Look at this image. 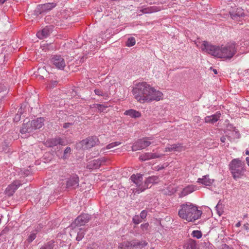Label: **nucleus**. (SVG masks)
Instances as JSON below:
<instances>
[{
    "label": "nucleus",
    "instance_id": "f257e3e1",
    "mask_svg": "<svg viewBox=\"0 0 249 249\" xmlns=\"http://www.w3.org/2000/svg\"><path fill=\"white\" fill-rule=\"evenodd\" d=\"M201 48L203 52L221 58L231 59L235 54L236 48L235 44L229 43L225 46H218L212 45L207 41H204Z\"/></svg>",
    "mask_w": 249,
    "mask_h": 249
},
{
    "label": "nucleus",
    "instance_id": "f03ea898",
    "mask_svg": "<svg viewBox=\"0 0 249 249\" xmlns=\"http://www.w3.org/2000/svg\"><path fill=\"white\" fill-rule=\"evenodd\" d=\"M180 207L178 215L188 221L194 222L199 219L202 213L201 210H198L196 206L190 202L183 204Z\"/></svg>",
    "mask_w": 249,
    "mask_h": 249
},
{
    "label": "nucleus",
    "instance_id": "7ed1b4c3",
    "mask_svg": "<svg viewBox=\"0 0 249 249\" xmlns=\"http://www.w3.org/2000/svg\"><path fill=\"white\" fill-rule=\"evenodd\" d=\"M151 87L146 82L137 84L132 90L135 98L140 103L147 102L149 97Z\"/></svg>",
    "mask_w": 249,
    "mask_h": 249
},
{
    "label": "nucleus",
    "instance_id": "20e7f679",
    "mask_svg": "<svg viewBox=\"0 0 249 249\" xmlns=\"http://www.w3.org/2000/svg\"><path fill=\"white\" fill-rule=\"evenodd\" d=\"M245 165L244 162H242L239 159H234L231 161L229 168L235 179L240 178L244 175Z\"/></svg>",
    "mask_w": 249,
    "mask_h": 249
},
{
    "label": "nucleus",
    "instance_id": "39448f33",
    "mask_svg": "<svg viewBox=\"0 0 249 249\" xmlns=\"http://www.w3.org/2000/svg\"><path fill=\"white\" fill-rule=\"evenodd\" d=\"M51 65L59 70H63L66 66L64 57L60 55H53L50 58Z\"/></svg>",
    "mask_w": 249,
    "mask_h": 249
},
{
    "label": "nucleus",
    "instance_id": "423d86ee",
    "mask_svg": "<svg viewBox=\"0 0 249 249\" xmlns=\"http://www.w3.org/2000/svg\"><path fill=\"white\" fill-rule=\"evenodd\" d=\"M149 140H151L150 138H143L138 140L132 146V150L133 151L143 149L149 146L151 142Z\"/></svg>",
    "mask_w": 249,
    "mask_h": 249
},
{
    "label": "nucleus",
    "instance_id": "0eeeda50",
    "mask_svg": "<svg viewBox=\"0 0 249 249\" xmlns=\"http://www.w3.org/2000/svg\"><path fill=\"white\" fill-rule=\"evenodd\" d=\"M91 219V215L87 213H83L79 215L75 220L71 224V227L72 229L76 227L85 225Z\"/></svg>",
    "mask_w": 249,
    "mask_h": 249
},
{
    "label": "nucleus",
    "instance_id": "6e6552de",
    "mask_svg": "<svg viewBox=\"0 0 249 249\" xmlns=\"http://www.w3.org/2000/svg\"><path fill=\"white\" fill-rule=\"evenodd\" d=\"M130 179L137 187L135 193L140 194L145 190L142 189L143 187H144V183L142 182V175L140 174H137L136 175L133 174L131 176Z\"/></svg>",
    "mask_w": 249,
    "mask_h": 249
},
{
    "label": "nucleus",
    "instance_id": "1a4fd4ad",
    "mask_svg": "<svg viewBox=\"0 0 249 249\" xmlns=\"http://www.w3.org/2000/svg\"><path fill=\"white\" fill-rule=\"evenodd\" d=\"M56 6V3L54 2L47 3L43 4L38 5L35 11L36 15L46 13Z\"/></svg>",
    "mask_w": 249,
    "mask_h": 249
},
{
    "label": "nucleus",
    "instance_id": "9d476101",
    "mask_svg": "<svg viewBox=\"0 0 249 249\" xmlns=\"http://www.w3.org/2000/svg\"><path fill=\"white\" fill-rule=\"evenodd\" d=\"M106 161L105 158H101L97 160H94L89 162L87 165V168L89 169H97Z\"/></svg>",
    "mask_w": 249,
    "mask_h": 249
},
{
    "label": "nucleus",
    "instance_id": "9b49d317",
    "mask_svg": "<svg viewBox=\"0 0 249 249\" xmlns=\"http://www.w3.org/2000/svg\"><path fill=\"white\" fill-rule=\"evenodd\" d=\"M98 142V139L96 136H91L83 140L81 143L83 146L85 145V148L89 149L96 145Z\"/></svg>",
    "mask_w": 249,
    "mask_h": 249
},
{
    "label": "nucleus",
    "instance_id": "f8f14e48",
    "mask_svg": "<svg viewBox=\"0 0 249 249\" xmlns=\"http://www.w3.org/2000/svg\"><path fill=\"white\" fill-rule=\"evenodd\" d=\"M79 177L76 175H73L68 178L67 187L68 188L75 189L79 186Z\"/></svg>",
    "mask_w": 249,
    "mask_h": 249
},
{
    "label": "nucleus",
    "instance_id": "ddd939ff",
    "mask_svg": "<svg viewBox=\"0 0 249 249\" xmlns=\"http://www.w3.org/2000/svg\"><path fill=\"white\" fill-rule=\"evenodd\" d=\"M21 184L19 180L14 181V182L9 185L6 189V194L8 196H12Z\"/></svg>",
    "mask_w": 249,
    "mask_h": 249
},
{
    "label": "nucleus",
    "instance_id": "4468645a",
    "mask_svg": "<svg viewBox=\"0 0 249 249\" xmlns=\"http://www.w3.org/2000/svg\"><path fill=\"white\" fill-rule=\"evenodd\" d=\"M150 99H148L147 102H150L153 100L159 101L162 97L163 94L161 92L156 90L153 88H151L150 93H149Z\"/></svg>",
    "mask_w": 249,
    "mask_h": 249
},
{
    "label": "nucleus",
    "instance_id": "2eb2a0df",
    "mask_svg": "<svg viewBox=\"0 0 249 249\" xmlns=\"http://www.w3.org/2000/svg\"><path fill=\"white\" fill-rule=\"evenodd\" d=\"M57 144L64 145V141L60 138H54L47 140L45 142V145L48 147H53Z\"/></svg>",
    "mask_w": 249,
    "mask_h": 249
},
{
    "label": "nucleus",
    "instance_id": "dca6fc26",
    "mask_svg": "<svg viewBox=\"0 0 249 249\" xmlns=\"http://www.w3.org/2000/svg\"><path fill=\"white\" fill-rule=\"evenodd\" d=\"M159 178L158 176H152L146 178L144 182V187L143 190H146L147 188L151 187L152 184L158 183Z\"/></svg>",
    "mask_w": 249,
    "mask_h": 249
},
{
    "label": "nucleus",
    "instance_id": "f3484780",
    "mask_svg": "<svg viewBox=\"0 0 249 249\" xmlns=\"http://www.w3.org/2000/svg\"><path fill=\"white\" fill-rule=\"evenodd\" d=\"M33 127L32 123L31 121H28L27 123H24L22 125L21 128L20 129V132L22 134L31 133H33L35 128Z\"/></svg>",
    "mask_w": 249,
    "mask_h": 249
},
{
    "label": "nucleus",
    "instance_id": "a211bd4d",
    "mask_svg": "<svg viewBox=\"0 0 249 249\" xmlns=\"http://www.w3.org/2000/svg\"><path fill=\"white\" fill-rule=\"evenodd\" d=\"M52 32V27L46 26L41 31H39L36 34V36L39 39H43L49 36Z\"/></svg>",
    "mask_w": 249,
    "mask_h": 249
},
{
    "label": "nucleus",
    "instance_id": "6ab92c4d",
    "mask_svg": "<svg viewBox=\"0 0 249 249\" xmlns=\"http://www.w3.org/2000/svg\"><path fill=\"white\" fill-rule=\"evenodd\" d=\"M214 182V179H211L208 175L203 176L202 178H198L197 182L206 186H210Z\"/></svg>",
    "mask_w": 249,
    "mask_h": 249
},
{
    "label": "nucleus",
    "instance_id": "aec40b11",
    "mask_svg": "<svg viewBox=\"0 0 249 249\" xmlns=\"http://www.w3.org/2000/svg\"><path fill=\"white\" fill-rule=\"evenodd\" d=\"M147 242L145 241H138L134 239L130 241L131 248L142 249L147 245Z\"/></svg>",
    "mask_w": 249,
    "mask_h": 249
},
{
    "label": "nucleus",
    "instance_id": "412c9836",
    "mask_svg": "<svg viewBox=\"0 0 249 249\" xmlns=\"http://www.w3.org/2000/svg\"><path fill=\"white\" fill-rule=\"evenodd\" d=\"M221 114L217 112L216 114L211 116H207L205 118V122L207 123L213 124L220 118Z\"/></svg>",
    "mask_w": 249,
    "mask_h": 249
},
{
    "label": "nucleus",
    "instance_id": "4be33fe9",
    "mask_svg": "<svg viewBox=\"0 0 249 249\" xmlns=\"http://www.w3.org/2000/svg\"><path fill=\"white\" fill-rule=\"evenodd\" d=\"M183 149V146L180 143H176L170 145L169 146L165 148V151L172 152V151H181Z\"/></svg>",
    "mask_w": 249,
    "mask_h": 249
},
{
    "label": "nucleus",
    "instance_id": "5701e85b",
    "mask_svg": "<svg viewBox=\"0 0 249 249\" xmlns=\"http://www.w3.org/2000/svg\"><path fill=\"white\" fill-rule=\"evenodd\" d=\"M33 127L35 130L40 128L44 125V119L42 117L38 118L32 121Z\"/></svg>",
    "mask_w": 249,
    "mask_h": 249
},
{
    "label": "nucleus",
    "instance_id": "b1692460",
    "mask_svg": "<svg viewBox=\"0 0 249 249\" xmlns=\"http://www.w3.org/2000/svg\"><path fill=\"white\" fill-rule=\"evenodd\" d=\"M184 248L186 249H198V246L196 241L192 239H189L184 245Z\"/></svg>",
    "mask_w": 249,
    "mask_h": 249
},
{
    "label": "nucleus",
    "instance_id": "393cba45",
    "mask_svg": "<svg viewBox=\"0 0 249 249\" xmlns=\"http://www.w3.org/2000/svg\"><path fill=\"white\" fill-rule=\"evenodd\" d=\"M124 114L128 115L133 118H137L141 116V113L140 112L132 109L126 110Z\"/></svg>",
    "mask_w": 249,
    "mask_h": 249
},
{
    "label": "nucleus",
    "instance_id": "a878e982",
    "mask_svg": "<svg viewBox=\"0 0 249 249\" xmlns=\"http://www.w3.org/2000/svg\"><path fill=\"white\" fill-rule=\"evenodd\" d=\"M245 15L243 10L242 9H237L236 11L232 12L231 14V16L232 18L235 19L238 17H242Z\"/></svg>",
    "mask_w": 249,
    "mask_h": 249
},
{
    "label": "nucleus",
    "instance_id": "bb28decb",
    "mask_svg": "<svg viewBox=\"0 0 249 249\" xmlns=\"http://www.w3.org/2000/svg\"><path fill=\"white\" fill-rule=\"evenodd\" d=\"M194 191V187L193 186H188L184 188L181 193V196H184L187 195L192 193Z\"/></svg>",
    "mask_w": 249,
    "mask_h": 249
},
{
    "label": "nucleus",
    "instance_id": "cd10ccee",
    "mask_svg": "<svg viewBox=\"0 0 249 249\" xmlns=\"http://www.w3.org/2000/svg\"><path fill=\"white\" fill-rule=\"evenodd\" d=\"M54 247V241L51 240L44 244L40 249H53Z\"/></svg>",
    "mask_w": 249,
    "mask_h": 249
},
{
    "label": "nucleus",
    "instance_id": "c85d7f7f",
    "mask_svg": "<svg viewBox=\"0 0 249 249\" xmlns=\"http://www.w3.org/2000/svg\"><path fill=\"white\" fill-rule=\"evenodd\" d=\"M40 230V228H38V227H37V228L36 229V232H33L30 234V235L28 236V238L27 239V241L28 243H31L35 239V238L36 237V233L39 231Z\"/></svg>",
    "mask_w": 249,
    "mask_h": 249
},
{
    "label": "nucleus",
    "instance_id": "c756f323",
    "mask_svg": "<svg viewBox=\"0 0 249 249\" xmlns=\"http://www.w3.org/2000/svg\"><path fill=\"white\" fill-rule=\"evenodd\" d=\"M129 248H131V246L130 242L128 241L121 243L118 246L119 249H128Z\"/></svg>",
    "mask_w": 249,
    "mask_h": 249
},
{
    "label": "nucleus",
    "instance_id": "7c9ffc66",
    "mask_svg": "<svg viewBox=\"0 0 249 249\" xmlns=\"http://www.w3.org/2000/svg\"><path fill=\"white\" fill-rule=\"evenodd\" d=\"M139 159L142 161L149 160L151 159V153H145L140 156Z\"/></svg>",
    "mask_w": 249,
    "mask_h": 249
},
{
    "label": "nucleus",
    "instance_id": "2f4dec72",
    "mask_svg": "<svg viewBox=\"0 0 249 249\" xmlns=\"http://www.w3.org/2000/svg\"><path fill=\"white\" fill-rule=\"evenodd\" d=\"M93 106L95 107L98 109L100 112H103L107 107V106L99 104H94Z\"/></svg>",
    "mask_w": 249,
    "mask_h": 249
},
{
    "label": "nucleus",
    "instance_id": "473e14b6",
    "mask_svg": "<svg viewBox=\"0 0 249 249\" xmlns=\"http://www.w3.org/2000/svg\"><path fill=\"white\" fill-rule=\"evenodd\" d=\"M136 43V40L134 37H130L128 38L127 41L126 43V45L128 47L133 46Z\"/></svg>",
    "mask_w": 249,
    "mask_h": 249
},
{
    "label": "nucleus",
    "instance_id": "72a5a7b5",
    "mask_svg": "<svg viewBox=\"0 0 249 249\" xmlns=\"http://www.w3.org/2000/svg\"><path fill=\"white\" fill-rule=\"evenodd\" d=\"M191 234L194 237H196L197 239H200L202 236L201 231L198 230L193 231Z\"/></svg>",
    "mask_w": 249,
    "mask_h": 249
},
{
    "label": "nucleus",
    "instance_id": "f704fd0d",
    "mask_svg": "<svg viewBox=\"0 0 249 249\" xmlns=\"http://www.w3.org/2000/svg\"><path fill=\"white\" fill-rule=\"evenodd\" d=\"M71 148L70 147H67L65 149L64 152V154L63 156V158L64 159H67L69 155L71 154Z\"/></svg>",
    "mask_w": 249,
    "mask_h": 249
},
{
    "label": "nucleus",
    "instance_id": "c9c22d12",
    "mask_svg": "<svg viewBox=\"0 0 249 249\" xmlns=\"http://www.w3.org/2000/svg\"><path fill=\"white\" fill-rule=\"evenodd\" d=\"M141 228L143 232H147L149 231L150 227L148 222L142 224L141 225Z\"/></svg>",
    "mask_w": 249,
    "mask_h": 249
},
{
    "label": "nucleus",
    "instance_id": "e433bc0d",
    "mask_svg": "<svg viewBox=\"0 0 249 249\" xmlns=\"http://www.w3.org/2000/svg\"><path fill=\"white\" fill-rule=\"evenodd\" d=\"M142 220L139 215H136L133 217L132 221L135 224L138 225L142 222Z\"/></svg>",
    "mask_w": 249,
    "mask_h": 249
},
{
    "label": "nucleus",
    "instance_id": "4c0bfd02",
    "mask_svg": "<svg viewBox=\"0 0 249 249\" xmlns=\"http://www.w3.org/2000/svg\"><path fill=\"white\" fill-rule=\"evenodd\" d=\"M85 233L82 231V229H80L79 232L77 233V235L76 238L77 241H79L81 240L84 237Z\"/></svg>",
    "mask_w": 249,
    "mask_h": 249
},
{
    "label": "nucleus",
    "instance_id": "58836bf2",
    "mask_svg": "<svg viewBox=\"0 0 249 249\" xmlns=\"http://www.w3.org/2000/svg\"><path fill=\"white\" fill-rule=\"evenodd\" d=\"M121 143V142H113L108 144L106 148L107 149H109L113 148L115 146H118V145H120Z\"/></svg>",
    "mask_w": 249,
    "mask_h": 249
},
{
    "label": "nucleus",
    "instance_id": "ea45409f",
    "mask_svg": "<svg viewBox=\"0 0 249 249\" xmlns=\"http://www.w3.org/2000/svg\"><path fill=\"white\" fill-rule=\"evenodd\" d=\"M87 249H99V246L96 243H93L91 245H89Z\"/></svg>",
    "mask_w": 249,
    "mask_h": 249
},
{
    "label": "nucleus",
    "instance_id": "a19ab883",
    "mask_svg": "<svg viewBox=\"0 0 249 249\" xmlns=\"http://www.w3.org/2000/svg\"><path fill=\"white\" fill-rule=\"evenodd\" d=\"M147 216V212L145 210H143L140 213V216H139L142 219H143L146 218Z\"/></svg>",
    "mask_w": 249,
    "mask_h": 249
},
{
    "label": "nucleus",
    "instance_id": "79ce46f5",
    "mask_svg": "<svg viewBox=\"0 0 249 249\" xmlns=\"http://www.w3.org/2000/svg\"><path fill=\"white\" fill-rule=\"evenodd\" d=\"M152 8H145L142 9V11L143 13H151L153 12Z\"/></svg>",
    "mask_w": 249,
    "mask_h": 249
},
{
    "label": "nucleus",
    "instance_id": "37998d69",
    "mask_svg": "<svg viewBox=\"0 0 249 249\" xmlns=\"http://www.w3.org/2000/svg\"><path fill=\"white\" fill-rule=\"evenodd\" d=\"M220 249H234L232 247L229 246L226 244H223L220 246Z\"/></svg>",
    "mask_w": 249,
    "mask_h": 249
},
{
    "label": "nucleus",
    "instance_id": "c03bdc74",
    "mask_svg": "<svg viewBox=\"0 0 249 249\" xmlns=\"http://www.w3.org/2000/svg\"><path fill=\"white\" fill-rule=\"evenodd\" d=\"M58 84V82L57 81H51L49 87L51 88H53L56 86Z\"/></svg>",
    "mask_w": 249,
    "mask_h": 249
},
{
    "label": "nucleus",
    "instance_id": "a18cd8bd",
    "mask_svg": "<svg viewBox=\"0 0 249 249\" xmlns=\"http://www.w3.org/2000/svg\"><path fill=\"white\" fill-rule=\"evenodd\" d=\"M94 92L97 95H100V96L104 95L103 92L102 91H101L100 89H96L94 90Z\"/></svg>",
    "mask_w": 249,
    "mask_h": 249
},
{
    "label": "nucleus",
    "instance_id": "49530a36",
    "mask_svg": "<svg viewBox=\"0 0 249 249\" xmlns=\"http://www.w3.org/2000/svg\"><path fill=\"white\" fill-rule=\"evenodd\" d=\"M151 159L159 158L161 157V155H159L157 153H151Z\"/></svg>",
    "mask_w": 249,
    "mask_h": 249
},
{
    "label": "nucleus",
    "instance_id": "de8ad7c7",
    "mask_svg": "<svg viewBox=\"0 0 249 249\" xmlns=\"http://www.w3.org/2000/svg\"><path fill=\"white\" fill-rule=\"evenodd\" d=\"M21 115L20 114L17 113L14 118L15 122H18L20 120Z\"/></svg>",
    "mask_w": 249,
    "mask_h": 249
},
{
    "label": "nucleus",
    "instance_id": "09e8293b",
    "mask_svg": "<svg viewBox=\"0 0 249 249\" xmlns=\"http://www.w3.org/2000/svg\"><path fill=\"white\" fill-rule=\"evenodd\" d=\"M73 125L72 123H66L63 124V127L65 129L70 127Z\"/></svg>",
    "mask_w": 249,
    "mask_h": 249
},
{
    "label": "nucleus",
    "instance_id": "8fccbe9b",
    "mask_svg": "<svg viewBox=\"0 0 249 249\" xmlns=\"http://www.w3.org/2000/svg\"><path fill=\"white\" fill-rule=\"evenodd\" d=\"M23 105H21L20 107L18 109L17 113L22 115L24 111V108H23Z\"/></svg>",
    "mask_w": 249,
    "mask_h": 249
},
{
    "label": "nucleus",
    "instance_id": "3c124183",
    "mask_svg": "<svg viewBox=\"0 0 249 249\" xmlns=\"http://www.w3.org/2000/svg\"><path fill=\"white\" fill-rule=\"evenodd\" d=\"M226 139L225 136H222L220 138V141L222 142H225Z\"/></svg>",
    "mask_w": 249,
    "mask_h": 249
},
{
    "label": "nucleus",
    "instance_id": "603ef678",
    "mask_svg": "<svg viewBox=\"0 0 249 249\" xmlns=\"http://www.w3.org/2000/svg\"><path fill=\"white\" fill-rule=\"evenodd\" d=\"M249 224L248 223H246L245 224H244V227L245 228V230H249Z\"/></svg>",
    "mask_w": 249,
    "mask_h": 249
},
{
    "label": "nucleus",
    "instance_id": "864d4df0",
    "mask_svg": "<svg viewBox=\"0 0 249 249\" xmlns=\"http://www.w3.org/2000/svg\"><path fill=\"white\" fill-rule=\"evenodd\" d=\"M219 207V204H218L215 207L217 211V213L218 214L220 215L221 214V213H220V211L218 210V208Z\"/></svg>",
    "mask_w": 249,
    "mask_h": 249
},
{
    "label": "nucleus",
    "instance_id": "5fc2aeb1",
    "mask_svg": "<svg viewBox=\"0 0 249 249\" xmlns=\"http://www.w3.org/2000/svg\"><path fill=\"white\" fill-rule=\"evenodd\" d=\"M241 222H238L235 225V226L236 227H239L240 226H241Z\"/></svg>",
    "mask_w": 249,
    "mask_h": 249
},
{
    "label": "nucleus",
    "instance_id": "6e6d98bb",
    "mask_svg": "<svg viewBox=\"0 0 249 249\" xmlns=\"http://www.w3.org/2000/svg\"><path fill=\"white\" fill-rule=\"evenodd\" d=\"M246 160L247 161V163L248 165L249 166V157H247Z\"/></svg>",
    "mask_w": 249,
    "mask_h": 249
},
{
    "label": "nucleus",
    "instance_id": "4d7b16f0",
    "mask_svg": "<svg viewBox=\"0 0 249 249\" xmlns=\"http://www.w3.org/2000/svg\"><path fill=\"white\" fill-rule=\"evenodd\" d=\"M6 0H0V3L3 4Z\"/></svg>",
    "mask_w": 249,
    "mask_h": 249
},
{
    "label": "nucleus",
    "instance_id": "13d9d810",
    "mask_svg": "<svg viewBox=\"0 0 249 249\" xmlns=\"http://www.w3.org/2000/svg\"><path fill=\"white\" fill-rule=\"evenodd\" d=\"M213 71L214 73V74H217V70L216 69H213Z\"/></svg>",
    "mask_w": 249,
    "mask_h": 249
},
{
    "label": "nucleus",
    "instance_id": "bf43d9fd",
    "mask_svg": "<svg viewBox=\"0 0 249 249\" xmlns=\"http://www.w3.org/2000/svg\"><path fill=\"white\" fill-rule=\"evenodd\" d=\"M164 169V167L163 166H161V167L159 168L158 170H161V169Z\"/></svg>",
    "mask_w": 249,
    "mask_h": 249
},
{
    "label": "nucleus",
    "instance_id": "052dcab7",
    "mask_svg": "<svg viewBox=\"0 0 249 249\" xmlns=\"http://www.w3.org/2000/svg\"><path fill=\"white\" fill-rule=\"evenodd\" d=\"M246 154L249 155V150H246Z\"/></svg>",
    "mask_w": 249,
    "mask_h": 249
},
{
    "label": "nucleus",
    "instance_id": "680f3d73",
    "mask_svg": "<svg viewBox=\"0 0 249 249\" xmlns=\"http://www.w3.org/2000/svg\"><path fill=\"white\" fill-rule=\"evenodd\" d=\"M81 61L82 62H84V57H82L81 59Z\"/></svg>",
    "mask_w": 249,
    "mask_h": 249
},
{
    "label": "nucleus",
    "instance_id": "e2e57ef3",
    "mask_svg": "<svg viewBox=\"0 0 249 249\" xmlns=\"http://www.w3.org/2000/svg\"><path fill=\"white\" fill-rule=\"evenodd\" d=\"M48 155H49V154H48ZM49 156L51 157V159H52V156H51V155H50V154H49ZM49 160H51V159H50Z\"/></svg>",
    "mask_w": 249,
    "mask_h": 249
}]
</instances>
